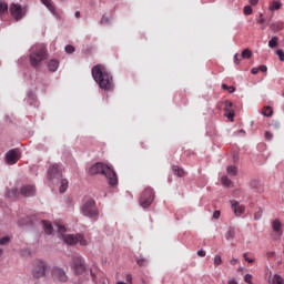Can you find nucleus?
<instances>
[{
  "mask_svg": "<svg viewBox=\"0 0 284 284\" xmlns=\"http://www.w3.org/2000/svg\"><path fill=\"white\" fill-rule=\"evenodd\" d=\"M42 225H43V230L45 234H52V232H54V227L52 226V223H50V221L47 220H42L41 221Z\"/></svg>",
  "mask_w": 284,
  "mask_h": 284,
  "instance_id": "f3484780",
  "label": "nucleus"
},
{
  "mask_svg": "<svg viewBox=\"0 0 284 284\" xmlns=\"http://www.w3.org/2000/svg\"><path fill=\"white\" fill-rule=\"evenodd\" d=\"M258 72H265L267 70V65L265 64H261L260 67H257Z\"/></svg>",
  "mask_w": 284,
  "mask_h": 284,
  "instance_id": "8fccbe9b",
  "label": "nucleus"
},
{
  "mask_svg": "<svg viewBox=\"0 0 284 284\" xmlns=\"http://www.w3.org/2000/svg\"><path fill=\"white\" fill-rule=\"evenodd\" d=\"M156 196V193L154 192V189L146 186L139 197V203L143 207V210H148L152 203H154V199Z\"/></svg>",
  "mask_w": 284,
  "mask_h": 284,
  "instance_id": "423d86ee",
  "label": "nucleus"
},
{
  "mask_svg": "<svg viewBox=\"0 0 284 284\" xmlns=\"http://www.w3.org/2000/svg\"><path fill=\"white\" fill-rule=\"evenodd\" d=\"M242 59H250L252 57V51L250 49H244L241 54Z\"/></svg>",
  "mask_w": 284,
  "mask_h": 284,
  "instance_id": "f704fd0d",
  "label": "nucleus"
},
{
  "mask_svg": "<svg viewBox=\"0 0 284 284\" xmlns=\"http://www.w3.org/2000/svg\"><path fill=\"white\" fill-rule=\"evenodd\" d=\"M229 284H239V282H236V280H230Z\"/></svg>",
  "mask_w": 284,
  "mask_h": 284,
  "instance_id": "e2e57ef3",
  "label": "nucleus"
},
{
  "mask_svg": "<svg viewBox=\"0 0 284 284\" xmlns=\"http://www.w3.org/2000/svg\"><path fill=\"white\" fill-rule=\"evenodd\" d=\"M281 227H283V224L280 220H274L272 223V230L273 232H281Z\"/></svg>",
  "mask_w": 284,
  "mask_h": 284,
  "instance_id": "b1692460",
  "label": "nucleus"
},
{
  "mask_svg": "<svg viewBox=\"0 0 284 284\" xmlns=\"http://www.w3.org/2000/svg\"><path fill=\"white\" fill-rule=\"evenodd\" d=\"M251 6H257L258 4V0H250Z\"/></svg>",
  "mask_w": 284,
  "mask_h": 284,
  "instance_id": "4d7b16f0",
  "label": "nucleus"
},
{
  "mask_svg": "<svg viewBox=\"0 0 284 284\" xmlns=\"http://www.w3.org/2000/svg\"><path fill=\"white\" fill-rule=\"evenodd\" d=\"M71 270L75 276H82L88 272L85 266V258L82 255H73L71 260Z\"/></svg>",
  "mask_w": 284,
  "mask_h": 284,
  "instance_id": "39448f33",
  "label": "nucleus"
},
{
  "mask_svg": "<svg viewBox=\"0 0 284 284\" xmlns=\"http://www.w3.org/2000/svg\"><path fill=\"white\" fill-rule=\"evenodd\" d=\"M48 59V49L43 44H34L30 49L29 62L31 68H39Z\"/></svg>",
  "mask_w": 284,
  "mask_h": 284,
  "instance_id": "7ed1b4c3",
  "label": "nucleus"
},
{
  "mask_svg": "<svg viewBox=\"0 0 284 284\" xmlns=\"http://www.w3.org/2000/svg\"><path fill=\"white\" fill-rule=\"evenodd\" d=\"M263 116H272L274 114V111L271 106H265L264 111H262Z\"/></svg>",
  "mask_w": 284,
  "mask_h": 284,
  "instance_id": "473e14b6",
  "label": "nucleus"
},
{
  "mask_svg": "<svg viewBox=\"0 0 284 284\" xmlns=\"http://www.w3.org/2000/svg\"><path fill=\"white\" fill-rule=\"evenodd\" d=\"M257 185H258V182H257V180H252L251 181V187H257Z\"/></svg>",
  "mask_w": 284,
  "mask_h": 284,
  "instance_id": "603ef678",
  "label": "nucleus"
},
{
  "mask_svg": "<svg viewBox=\"0 0 284 284\" xmlns=\"http://www.w3.org/2000/svg\"><path fill=\"white\" fill-rule=\"evenodd\" d=\"M88 172L91 176H97V174L105 175L111 187H114V185L119 184V178H116V172L114 169L110 168L103 162L94 163L89 168Z\"/></svg>",
  "mask_w": 284,
  "mask_h": 284,
  "instance_id": "f03ea898",
  "label": "nucleus"
},
{
  "mask_svg": "<svg viewBox=\"0 0 284 284\" xmlns=\"http://www.w3.org/2000/svg\"><path fill=\"white\" fill-rule=\"evenodd\" d=\"M90 275L92 276V278H97V273H94V271L90 270Z\"/></svg>",
  "mask_w": 284,
  "mask_h": 284,
  "instance_id": "052dcab7",
  "label": "nucleus"
},
{
  "mask_svg": "<svg viewBox=\"0 0 284 284\" xmlns=\"http://www.w3.org/2000/svg\"><path fill=\"white\" fill-rule=\"evenodd\" d=\"M257 23H260V24L265 23V19L261 18Z\"/></svg>",
  "mask_w": 284,
  "mask_h": 284,
  "instance_id": "69168bd1",
  "label": "nucleus"
},
{
  "mask_svg": "<svg viewBox=\"0 0 284 284\" xmlns=\"http://www.w3.org/2000/svg\"><path fill=\"white\" fill-rule=\"evenodd\" d=\"M126 281H132V274L126 275Z\"/></svg>",
  "mask_w": 284,
  "mask_h": 284,
  "instance_id": "338daca9",
  "label": "nucleus"
},
{
  "mask_svg": "<svg viewBox=\"0 0 284 284\" xmlns=\"http://www.w3.org/2000/svg\"><path fill=\"white\" fill-rule=\"evenodd\" d=\"M229 85L227 84H222L223 90H227Z\"/></svg>",
  "mask_w": 284,
  "mask_h": 284,
  "instance_id": "774afa93",
  "label": "nucleus"
},
{
  "mask_svg": "<svg viewBox=\"0 0 284 284\" xmlns=\"http://www.w3.org/2000/svg\"><path fill=\"white\" fill-rule=\"evenodd\" d=\"M81 214L91 221H99V207L97 206V202L92 199L84 201L81 205Z\"/></svg>",
  "mask_w": 284,
  "mask_h": 284,
  "instance_id": "20e7f679",
  "label": "nucleus"
},
{
  "mask_svg": "<svg viewBox=\"0 0 284 284\" xmlns=\"http://www.w3.org/2000/svg\"><path fill=\"white\" fill-rule=\"evenodd\" d=\"M227 92H230V94H234V92H236V88H234V85H230L227 87Z\"/></svg>",
  "mask_w": 284,
  "mask_h": 284,
  "instance_id": "09e8293b",
  "label": "nucleus"
},
{
  "mask_svg": "<svg viewBox=\"0 0 284 284\" xmlns=\"http://www.w3.org/2000/svg\"><path fill=\"white\" fill-rule=\"evenodd\" d=\"M41 3L43 6H45V8H48V10L52 13L55 14L57 13V9L54 8V4L52 3V0H40Z\"/></svg>",
  "mask_w": 284,
  "mask_h": 284,
  "instance_id": "aec40b11",
  "label": "nucleus"
},
{
  "mask_svg": "<svg viewBox=\"0 0 284 284\" xmlns=\"http://www.w3.org/2000/svg\"><path fill=\"white\" fill-rule=\"evenodd\" d=\"M62 241H64L67 245H77V243L82 245V247L88 245V241L83 234H65L62 236Z\"/></svg>",
  "mask_w": 284,
  "mask_h": 284,
  "instance_id": "0eeeda50",
  "label": "nucleus"
},
{
  "mask_svg": "<svg viewBox=\"0 0 284 284\" xmlns=\"http://www.w3.org/2000/svg\"><path fill=\"white\" fill-rule=\"evenodd\" d=\"M10 13L16 21H21L26 17V9L21 4L12 3L10 7Z\"/></svg>",
  "mask_w": 284,
  "mask_h": 284,
  "instance_id": "9b49d317",
  "label": "nucleus"
},
{
  "mask_svg": "<svg viewBox=\"0 0 284 284\" xmlns=\"http://www.w3.org/2000/svg\"><path fill=\"white\" fill-rule=\"evenodd\" d=\"M64 51L67 52V54H74L77 49L74 48V45L69 44V45H65Z\"/></svg>",
  "mask_w": 284,
  "mask_h": 284,
  "instance_id": "72a5a7b5",
  "label": "nucleus"
},
{
  "mask_svg": "<svg viewBox=\"0 0 284 284\" xmlns=\"http://www.w3.org/2000/svg\"><path fill=\"white\" fill-rule=\"evenodd\" d=\"M276 54H277L280 61H283V62H284V52H283V50H282V49H278V50L276 51Z\"/></svg>",
  "mask_w": 284,
  "mask_h": 284,
  "instance_id": "79ce46f5",
  "label": "nucleus"
},
{
  "mask_svg": "<svg viewBox=\"0 0 284 284\" xmlns=\"http://www.w3.org/2000/svg\"><path fill=\"white\" fill-rule=\"evenodd\" d=\"M237 134H240L241 136H245V130H243V129L239 130Z\"/></svg>",
  "mask_w": 284,
  "mask_h": 284,
  "instance_id": "6e6d98bb",
  "label": "nucleus"
},
{
  "mask_svg": "<svg viewBox=\"0 0 284 284\" xmlns=\"http://www.w3.org/2000/svg\"><path fill=\"white\" fill-rule=\"evenodd\" d=\"M63 176V169L61 164H51L47 171L48 181H59Z\"/></svg>",
  "mask_w": 284,
  "mask_h": 284,
  "instance_id": "6e6552de",
  "label": "nucleus"
},
{
  "mask_svg": "<svg viewBox=\"0 0 284 284\" xmlns=\"http://www.w3.org/2000/svg\"><path fill=\"white\" fill-rule=\"evenodd\" d=\"M214 265L215 267H219V265H221V263H223V260L221 258V255H215L213 258Z\"/></svg>",
  "mask_w": 284,
  "mask_h": 284,
  "instance_id": "4c0bfd02",
  "label": "nucleus"
},
{
  "mask_svg": "<svg viewBox=\"0 0 284 284\" xmlns=\"http://www.w3.org/2000/svg\"><path fill=\"white\" fill-rule=\"evenodd\" d=\"M74 17H75V19H80L81 18V11H75Z\"/></svg>",
  "mask_w": 284,
  "mask_h": 284,
  "instance_id": "13d9d810",
  "label": "nucleus"
},
{
  "mask_svg": "<svg viewBox=\"0 0 284 284\" xmlns=\"http://www.w3.org/2000/svg\"><path fill=\"white\" fill-rule=\"evenodd\" d=\"M59 232H65V226H59Z\"/></svg>",
  "mask_w": 284,
  "mask_h": 284,
  "instance_id": "0e129e2a",
  "label": "nucleus"
},
{
  "mask_svg": "<svg viewBox=\"0 0 284 284\" xmlns=\"http://www.w3.org/2000/svg\"><path fill=\"white\" fill-rule=\"evenodd\" d=\"M68 187H69V182L67 179H62L60 182V187H59V192L61 194H65V192H68Z\"/></svg>",
  "mask_w": 284,
  "mask_h": 284,
  "instance_id": "4be33fe9",
  "label": "nucleus"
},
{
  "mask_svg": "<svg viewBox=\"0 0 284 284\" xmlns=\"http://www.w3.org/2000/svg\"><path fill=\"white\" fill-rule=\"evenodd\" d=\"M20 194L24 197L34 196V194H37V189L34 185H23L20 189Z\"/></svg>",
  "mask_w": 284,
  "mask_h": 284,
  "instance_id": "ddd939ff",
  "label": "nucleus"
},
{
  "mask_svg": "<svg viewBox=\"0 0 284 284\" xmlns=\"http://www.w3.org/2000/svg\"><path fill=\"white\" fill-rule=\"evenodd\" d=\"M45 262L37 261L32 268V276L36 278H43V276H45Z\"/></svg>",
  "mask_w": 284,
  "mask_h": 284,
  "instance_id": "9d476101",
  "label": "nucleus"
},
{
  "mask_svg": "<svg viewBox=\"0 0 284 284\" xmlns=\"http://www.w3.org/2000/svg\"><path fill=\"white\" fill-rule=\"evenodd\" d=\"M135 262H136V265H139V267H148V265H150V260H148V257H144L142 255L136 257Z\"/></svg>",
  "mask_w": 284,
  "mask_h": 284,
  "instance_id": "a211bd4d",
  "label": "nucleus"
},
{
  "mask_svg": "<svg viewBox=\"0 0 284 284\" xmlns=\"http://www.w3.org/2000/svg\"><path fill=\"white\" fill-rule=\"evenodd\" d=\"M213 219H215V221H217V219H221V211L219 210L214 211Z\"/></svg>",
  "mask_w": 284,
  "mask_h": 284,
  "instance_id": "de8ad7c7",
  "label": "nucleus"
},
{
  "mask_svg": "<svg viewBox=\"0 0 284 284\" xmlns=\"http://www.w3.org/2000/svg\"><path fill=\"white\" fill-rule=\"evenodd\" d=\"M278 45V37L273 36L272 39L268 41V48H276Z\"/></svg>",
  "mask_w": 284,
  "mask_h": 284,
  "instance_id": "bb28decb",
  "label": "nucleus"
},
{
  "mask_svg": "<svg viewBox=\"0 0 284 284\" xmlns=\"http://www.w3.org/2000/svg\"><path fill=\"white\" fill-rule=\"evenodd\" d=\"M273 125H274V128H276V129L281 128V123H280V122H274Z\"/></svg>",
  "mask_w": 284,
  "mask_h": 284,
  "instance_id": "680f3d73",
  "label": "nucleus"
},
{
  "mask_svg": "<svg viewBox=\"0 0 284 284\" xmlns=\"http://www.w3.org/2000/svg\"><path fill=\"white\" fill-rule=\"evenodd\" d=\"M221 183H222V185H224V187H232V180H230V178H227V175H223L221 178Z\"/></svg>",
  "mask_w": 284,
  "mask_h": 284,
  "instance_id": "a878e982",
  "label": "nucleus"
},
{
  "mask_svg": "<svg viewBox=\"0 0 284 284\" xmlns=\"http://www.w3.org/2000/svg\"><path fill=\"white\" fill-rule=\"evenodd\" d=\"M7 243H10V236H3L0 239V245H7Z\"/></svg>",
  "mask_w": 284,
  "mask_h": 284,
  "instance_id": "a19ab883",
  "label": "nucleus"
},
{
  "mask_svg": "<svg viewBox=\"0 0 284 284\" xmlns=\"http://www.w3.org/2000/svg\"><path fill=\"white\" fill-rule=\"evenodd\" d=\"M244 14H246V16L252 14V7L245 6V7H244Z\"/></svg>",
  "mask_w": 284,
  "mask_h": 284,
  "instance_id": "c03bdc74",
  "label": "nucleus"
},
{
  "mask_svg": "<svg viewBox=\"0 0 284 284\" xmlns=\"http://www.w3.org/2000/svg\"><path fill=\"white\" fill-rule=\"evenodd\" d=\"M17 161H19V158L17 156V151L14 149L9 150L6 153V162L8 165H14L17 164Z\"/></svg>",
  "mask_w": 284,
  "mask_h": 284,
  "instance_id": "4468645a",
  "label": "nucleus"
},
{
  "mask_svg": "<svg viewBox=\"0 0 284 284\" xmlns=\"http://www.w3.org/2000/svg\"><path fill=\"white\" fill-rule=\"evenodd\" d=\"M230 263H231V265H236V263H239V260L232 258Z\"/></svg>",
  "mask_w": 284,
  "mask_h": 284,
  "instance_id": "bf43d9fd",
  "label": "nucleus"
},
{
  "mask_svg": "<svg viewBox=\"0 0 284 284\" xmlns=\"http://www.w3.org/2000/svg\"><path fill=\"white\" fill-rule=\"evenodd\" d=\"M268 10H272V11H274V10H281V2H278V1H273V2L271 3V6L268 7Z\"/></svg>",
  "mask_w": 284,
  "mask_h": 284,
  "instance_id": "2f4dec72",
  "label": "nucleus"
},
{
  "mask_svg": "<svg viewBox=\"0 0 284 284\" xmlns=\"http://www.w3.org/2000/svg\"><path fill=\"white\" fill-rule=\"evenodd\" d=\"M48 70L50 72H57V70H59V60L57 59L50 60L48 63Z\"/></svg>",
  "mask_w": 284,
  "mask_h": 284,
  "instance_id": "6ab92c4d",
  "label": "nucleus"
},
{
  "mask_svg": "<svg viewBox=\"0 0 284 284\" xmlns=\"http://www.w3.org/2000/svg\"><path fill=\"white\" fill-rule=\"evenodd\" d=\"M24 102L31 108H39V100H37V93L29 91L24 98Z\"/></svg>",
  "mask_w": 284,
  "mask_h": 284,
  "instance_id": "f8f14e48",
  "label": "nucleus"
},
{
  "mask_svg": "<svg viewBox=\"0 0 284 284\" xmlns=\"http://www.w3.org/2000/svg\"><path fill=\"white\" fill-rule=\"evenodd\" d=\"M243 258H244V261H246V263H254V258L247 256V253L243 254Z\"/></svg>",
  "mask_w": 284,
  "mask_h": 284,
  "instance_id": "37998d69",
  "label": "nucleus"
},
{
  "mask_svg": "<svg viewBox=\"0 0 284 284\" xmlns=\"http://www.w3.org/2000/svg\"><path fill=\"white\" fill-rule=\"evenodd\" d=\"M263 217V209H258L254 214V221H261Z\"/></svg>",
  "mask_w": 284,
  "mask_h": 284,
  "instance_id": "c9c22d12",
  "label": "nucleus"
},
{
  "mask_svg": "<svg viewBox=\"0 0 284 284\" xmlns=\"http://www.w3.org/2000/svg\"><path fill=\"white\" fill-rule=\"evenodd\" d=\"M51 276L53 281H58V283H68V273L59 266H54L51 270Z\"/></svg>",
  "mask_w": 284,
  "mask_h": 284,
  "instance_id": "1a4fd4ad",
  "label": "nucleus"
},
{
  "mask_svg": "<svg viewBox=\"0 0 284 284\" xmlns=\"http://www.w3.org/2000/svg\"><path fill=\"white\" fill-rule=\"evenodd\" d=\"M235 231H234V227H230L229 231L226 232L225 234V239L226 241H230V239H234L235 236Z\"/></svg>",
  "mask_w": 284,
  "mask_h": 284,
  "instance_id": "c756f323",
  "label": "nucleus"
},
{
  "mask_svg": "<svg viewBox=\"0 0 284 284\" xmlns=\"http://www.w3.org/2000/svg\"><path fill=\"white\" fill-rule=\"evenodd\" d=\"M233 105L234 104L232 102H226L225 108H224V112L225 111H231Z\"/></svg>",
  "mask_w": 284,
  "mask_h": 284,
  "instance_id": "49530a36",
  "label": "nucleus"
},
{
  "mask_svg": "<svg viewBox=\"0 0 284 284\" xmlns=\"http://www.w3.org/2000/svg\"><path fill=\"white\" fill-rule=\"evenodd\" d=\"M273 284H284V280L281 275L275 274L272 278Z\"/></svg>",
  "mask_w": 284,
  "mask_h": 284,
  "instance_id": "cd10ccee",
  "label": "nucleus"
},
{
  "mask_svg": "<svg viewBox=\"0 0 284 284\" xmlns=\"http://www.w3.org/2000/svg\"><path fill=\"white\" fill-rule=\"evenodd\" d=\"M233 59H234V63L236 65H239V63H241V60H239V53H235Z\"/></svg>",
  "mask_w": 284,
  "mask_h": 284,
  "instance_id": "3c124183",
  "label": "nucleus"
},
{
  "mask_svg": "<svg viewBox=\"0 0 284 284\" xmlns=\"http://www.w3.org/2000/svg\"><path fill=\"white\" fill-rule=\"evenodd\" d=\"M172 171H173V174H175V176H180V178L185 176V171L179 165H173Z\"/></svg>",
  "mask_w": 284,
  "mask_h": 284,
  "instance_id": "412c9836",
  "label": "nucleus"
},
{
  "mask_svg": "<svg viewBox=\"0 0 284 284\" xmlns=\"http://www.w3.org/2000/svg\"><path fill=\"white\" fill-rule=\"evenodd\" d=\"M91 73L101 90H105L108 92L114 89L112 74L108 72V69H105L103 64L94 65Z\"/></svg>",
  "mask_w": 284,
  "mask_h": 284,
  "instance_id": "f257e3e1",
  "label": "nucleus"
},
{
  "mask_svg": "<svg viewBox=\"0 0 284 284\" xmlns=\"http://www.w3.org/2000/svg\"><path fill=\"white\" fill-rule=\"evenodd\" d=\"M231 205L235 216H241V214H245V205H241L236 200L231 201Z\"/></svg>",
  "mask_w": 284,
  "mask_h": 284,
  "instance_id": "2eb2a0df",
  "label": "nucleus"
},
{
  "mask_svg": "<svg viewBox=\"0 0 284 284\" xmlns=\"http://www.w3.org/2000/svg\"><path fill=\"white\" fill-rule=\"evenodd\" d=\"M34 221H37V215L27 216L26 219L19 220L18 225L20 227L22 225H34Z\"/></svg>",
  "mask_w": 284,
  "mask_h": 284,
  "instance_id": "dca6fc26",
  "label": "nucleus"
},
{
  "mask_svg": "<svg viewBox=\"0 0 284 284\" xmlns=\"http://www.w3.org/2000/svg\"><path fill=\"white\" fill-rule=\"evenodd\" d=\"M205 254L206 253H205V251L203 248L197 251V256H202L203 257V256H205Z\"/></svg>",
  "mask_w": 284,
  "mask_h": 284,
  "instance_id": "864d4df0",
  "label": "nucleus"
},
{
  "mask_svg": "<svg viewBox=\"0 0 284 284\" xmlns=\"http://www.w3.org/2000/svg\"><path fill=\"white\" fill-rule=\"evenodd\" d=\"M265 141H272L274 139V135L270 131H265L264 133Z\"/></svg>",
  "mask_w": 284,
  "mask_h": 284,
  "instance_id": "ea45409f",
  "label": "nucleus"
},
{
  "mask_svg": "<svg viewBox=\"0 0 284 284\" xmlns=\"http://www.w3.org/2000/svg\"><path fill=\"white\" fill-rule=\"evenodd\" d=\"M284 24L282 22H274L271 24V30H273V32H280V30H283Z\"/></svg>",
  "mask_w": 284,
  "mask_h": 284,
  "instance_id": "393cba45",
  "label": "nucleus"
},
{
  "mask_svg": "<svg viewBox=\"0 0 284 284\" xmlns=\"http://www.w3.org/2000/svg\"><path fill=\"white\" fill-rule=\"evenodd\" d=\"M251 74H258V67H254V68L251 70Z\"/></svg>",
  "mask_w": 284,
  "mask_h": 284,
  "instance_id": "5fc2aeb1",
  "label": "nucleus"
},
{
  "mask_svg": "<svg viewBox=\"0 0 284 284\" xmlns=\"http://www.w3.org/2000/svg\"><path fill=\"white\" fill-rule=\"evenodd\" d=\"M224 116H226V119H230L231 121H234V110L224 111Z\"/></svg>",
  "mask_w": 284,
  "mask_h": 284,
  "instance_id": "e433bc0d",
  "label": "nucleus"
},
{
  "mask_svg": "<svg viewBox=\"0 0 284 284\" xmlns=\"http://www.w3.org/2000/svg\"><path fill=\"white\" fill-rule=\"evenodd\" d=\"M244 281H245V283L252 284V274H246L244 276Z\"/></svg>",
  "mask_w": 284,
  "mask_h": 284,
  "instance_id": "a18cd8bd",
  "label": "nucleus"
},
{
  "mask_svg": "<svg viewBox=\"0 0 284 284\" xmlns=\"http://www.w3.org/2000/svg\"><path fill=\"white\" fill-rule=\"evenodd\" d=\"M110 21H112V18L104 14L101 18L100 23L102 26H110Z\"/></svg>",
  "mask_w": 284,
  "mask_h": 284,
  "instance_id": "7c9ffc66",
  "label": "nucleus"
},
{
  "mask_svg": "<svg viewBox=\"0 0 284 284\" xmlns=\"http://www.w3.org/2000/svg\"><path fill=\"white\" fill-rule=\"evenodd\" d=\"M226 173L229 176H236V174H239V168L236 165H229L226 168Z\"/></svg>",
  "mask_w": 284,
  "mask_h": 284,
  "instance_id": "5701e85b",
  "label": "nucleus"
},
{
  "mask_svg": "<svg viewBox=\"0 0 284 284\" xmlns=\"http://www.w3.org/2000/svg\"><path fill=\"white\" fill-rule=\"evenodd\" d=\"M3 12H8V3L0 2V14H3Z\"/></svg>",
  "mask_w": 284,
  "mask_h": 284,
  "instance_id": "58836bf2",
  "label": "nucleus"
},
{
  "mask_svg": "<svg viewBox=\"0 0 284 284\" xmlns=\"http://www.w3.org/2000/svg\"><path fill=\"white\" fill-rule=\"evenodd\" d=\"M9 194H10V196H12V199H19L21 191H19V189L14 187L9 191Z\"/></svg>",
  "mask_w": 284,
  "mask_h": 284,
  "instance_id": "c85d7f7f",
  "label": "nucleus"
}]
</instances>
